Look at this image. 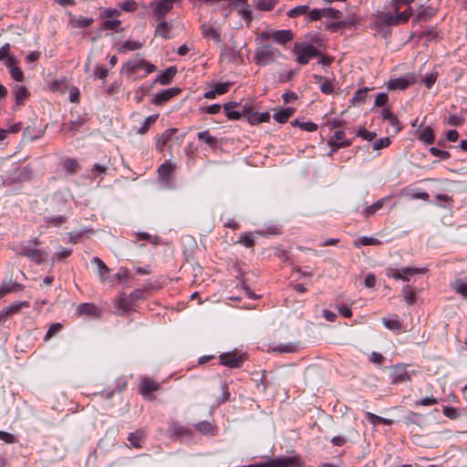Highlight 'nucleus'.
Listing matches in <instances>:
<instances>
[{
    "instance_id": "25",
    "label": "nucleus",
    "mask_w": 467,
    "mask_h": 467,
    "mask_svg": "<svg viewBox=\"0 0 467 467\" xmlns=\"http://www.w3.org/2000/svg\"><path fill=\"white\" fill-rule=\"evenodd\" d=\"M77 312L79 315H86L88 317H98L99 311V308L94 304L82 303L78 306Z\"/></svg>"
},
{
    "instance_id": "44",
    "label": "nucleus",
    "mask_w": 467,
    "mask_h": 467,
    "mask_svg": "<svg viewBox=\"0 0 467 467\" xmlns=\"http://www.w3.org/2000/svg\"><path fill=\"white\" fill-rule=\"evenodd\" d=\"M44 134V130H37L36 131L35 129L31 128V127H27L24 130V138L26 140H35L40 137H42Z\"/></svg>"
},
{
    "instance_id": "59",
    "label": "nucleus",
    "mask_w": 467,
    "mask_h": 467,
    "mask_svg": "<svg viewBox=\"0 0 467 467\" xmlns=\"http://www.w3.org/2000/svg\"><path fill=\"white\" fill-rule=\"evenodd\" d=\"M430 152L433 155V156H436V157H439L440 159L441 160H447L450 158V153L446 150H439L435 147H431L430 149Z\"/></svg>"
},
{
    "instance_id": "28",
    "label": "nucleus",
    "mask_w": 467,
    "mask_h": 467,
    "mask_svg": "<svg viewBox=\"0 0 467 467\" xmlns=\"http://www.w3.org/2000/svg\"><path fill=\"white\" fill-rule=\"evenodd\" d=\"M22 254L35 260L37 264L42 263L47 258V254L45 252L33 248L26 249Z\"/></svg>"
},
{
    "instance_id": "8",
    "label": "nucleus",
    "mask_w": 467,
    "mask_h": 467,
    "mask_svg": "<svg viewBox=\"0 0 467 467\" xmlns=\"http://www.w3.org/2000/svg\"><path fill=\"white\" fill-rule=\"evenodd\" d=\"M201 32L207 40H213L217 44L222 41V29L220 26L204 23L201 26Z\"/></svg>"
},
{
    "instance_id": "38",
    "label": "nucleus",
    "mask_w": 467,
    "mask_h": 467,
    "mask_svg": "<svg viewBox=\"0 0 467 467\" xmlns=\"http://www.w3.org/2000/svg\"><path fill=\"white\" fill-rule=\"evenodd\" d=\"M453 290L462 297H467V283L462 279L455 280L451 285Z\"/></svg>"
},
{
    "instance_id": "20",
    "label": "nucleus",
    "mask_w": 467,
    "mask_h": 467,
    "mask_svg": "<svg viewBox=\"0 0 467 467\" xmlns=\"http://www.w3.org/2000/svg\"><path fill=\"white\" fill-rule=\"evenodd\" d=\"M91 263L97 266L98 274L99 275V279L102 283L106 282L109 275V268L105 265V263L99 257H93Z\"/></svg>"
},
{
    "instance_id": "62",
    "label": "nucleus",
    "mask_w": 467,
    "mask_h": 467,
    "mask_svg": "<svg viewBox=\"0 0 467 467\" xmlns=\"http://www.w3.org/2000/svg\"><path fill=\"white\" fill-rule=\"evenodd\" d=\"M299 128L303 130L313 132L317 130V125L311 121L302 122L299 124Z\"/></svg>"
},
{
    "instance_id": "52",
    "label": "nucleus",
    "mask_w": 467,
    "mask_h": 467,
    "mask_svg": "<svg viewBox=\"0 0 467 467\" xmlns=\"http://www.w3.org/2000/svg\"><path fill=\"white\" fill-rule=\"evenodd\" d=\"M275 5V0H258L257 7L263 11H270Z\"/></svg>"
},
{
    "instance_id": "27",
    "label": "nucleus",
    "mask_w": 467,
    "mask_h": 467,
    "mask_svg": "<svg viewBox=\"0 0 467 467\" xmlns=\"http://www.w3.org/2000/svg\"><path fill=\"white\" fill-rule=\"evenodd\" d=\"M295 113L294 108H283L277 109L273 118L279 123H285L289 118Z\"/></svg>"
},
{
    "instance_id": "55",
    "label": "nucleus",
    "mask_w": 467,
    "mask_h": 467,
    "mask_svg": "<svg viewBox=\"0 0 467 467\" xmlns=\"http://www.w3.org/2000/svg\"><path fill=\"white\" fill-rule=\"evenodd\" d=\"M72 253V250L69 248L61 247L53 256L52 260H62L68 257Z\"/></svg>"
},
{
    "instance_id": "47",
    "label": "nucleus",
    "mask_w": 467,
    "mask_h": 467,
    "mask_svg": "<svg viewBox=\"0 0 467 467\" xmlns=\"http://www.w3.org/2000/svg\"><path fill=\"white\" fill-rule=\"evenodd\" d=\"M308 13V6L307 5H297L292 9H290L288 12H287V16L289 17H297L299 16H302V15H306Z\"/></svg>"
},
{
    "instance_id": "42",
    "label": "nucleus",
    "mask_w": 467,
    "mask_h": 467,
    "mask_svg": "<svg viewBox=\"0 0 467 467\" xmlns=\"http://www.w3.org/2000/svg\"><path fill=\"white\" fill-rule=\"evenodd\" d=\"M436 12L437 10L433 7H421V9L418 12L417 20H427L432 17Z\"/></svg>"
},
{
    "instance_id": "12",
    "label": "nucleus",
    "mask_w": 467,
    "mask_h": 467,
    "mask_svg": "<svg viewBox=\"0 0 467 467\" xmlns=\"http://www.w3.org/2000/svg\"><path fill=\"white\" fill-rule=\"evenodd\" d=\"M381 116L384 120L389 122V132L397 134L401 130V124L397 116L394 115L389 109H383Z\"/></svg>"
},
{
    "instance_id": "46",
    "label": "nucleus",
    "mask_w": 467,
    "mask_h": 467,
    "mask_svg": "<svg viewBox=\"0 0 467 467\" xmlns=\"http://www.w3.org/2000/svg\"><path fill=\"white\" fill-rule=\"evenodd\" d=\"M328 145L331 147V150L329 152V156H332L337 150L340 148L348 147L351 145V140H344L341 142L335 141L334 140H328Z\"/></svg>"
},
{
    "instance_id": "32",
    "label": "nucleus",
    "mask_w": 467,
    "mask_h": 467,
    "mask_svg": "<svg viewBox=\"0 0 467 467\" xmlns=\"http://www.w3.org/2000/svg\"><path fill=\"white\" fill-rule=\"evenodd\" d=\"M382 323L388 329L392 330V331L399 332L402 327L401 322L400 321V319L397 316H395L391 318L383 317Z\"/></svg>"
},
{
    "instance_id": "31",
    "label": "nucleus",
    "mask_w": 467,
    "mask_h": 467,
    "mask_svg": "<svg viewBox=\"0 0 467 467\" xmlns=\"http://www.w3.org/2000/svg\"><path fill=\"white\" fill-rule=\"evenodd\" d=\"M237 105L238 104L234 102H228L223 105L225 115L229 119L236 120L241 119L242 112L233 109V108L236 107Z\"/></svg>"
},
{
    "instance_id": "2",
    "label": "nucleus",
    "mask_w": 467,
    "mask_h": 467,
    "mask_svg": "<svg viewBox=\"0 0 467 467\" xmlns=\"http://www.w3.org/2000/svg\"><path fill=\"white\" fill-rule=\"evenodd\" d=\"M282 57L278 48L266 44L256 47L254 52V63L261 67L268 66Z\"/></svg>"
},
{
    "instance_id": "7",
    "label": "nucleus",
    "mask_w": 467,
    "mask_h": 467,
    "mask_svg": "<svg viewBox=\"0 0 467 467\" xmlns=\"http://www.w3.org/2000/svg\"><path fill=\"white\" fill-rule=\"evenodd\" d=\"M124 68L130 73H136L140 69H144L146 75L156 70V67L153 64H150L142 58H134L129 60L125 64Z\"/></svg>"
},
{
    "instance_id": "24",
    "label": "nucleus",
    "mask_w": 467,
    "mask_h": 467,
    "mask_svg": "<svg viewBox=\"0 0 467 467\" xmlns=\"http://www.w3.org/2000/svg\"><path fill=\"white\" fill-rule=\"evenodd\" d=\"M128 441L133 448L140 449L145 441V433L138 430L129 435Z\"/></svg>"
},
{
    "instance_id": "39",
    "label": "nucleus",
    "mask_w": 467,
    "mask_h": 467,
    "mask_svg": "<svg viewBox=\"0 0 467 467\" xmlns=\"http://www.w3.org/2000/svg\"><path fill=\"white\" fill-rule=\"evenodd\" d=\"M368 91V88L358 89L355 92L354 97L352 99L353 103L355 105H362V104H364L366 99H367Z\"/></svg>"
},
{
    "instance_id": "1",
    "label": "nucleus",
    "mask_w": 467,
    "mask_h": 467,
    "mask_svg": "<svg viewBox=\"0 0 467 467\" xmlns=\"http://www.w3.org/2000/svg\"><path fill=\"white\" fill-rule=\"evenodd\" d=\"M400 8H397V11L393 9V1L389 6H384L381 11H378L375 23L379 26H393L400 24H404L409 21L412 15V8L407 7L404 11H400Z\"/></svg>"
},
{
    "instance_id": "13",
    "label": "nucleus",
    "mask_w": 467,
    "mask_h": 467,
    "mask_svg": "<svg viewBox=\"0 0 467 467\" xmlns=\"http://www.w3.org/2000/svg\"><path fill=\"white\" fill-rule=\"evenodd\" d=\"M161 388L160 384L149 378H143L140 380V394L144 396L145 398H149L150 400H152V397L150 396V393L152 391L159 390Z\"/></svg>"
},
{
    "instance_id": "14",
    "label": "nucleus",
    "mask_w": 467,
    "mask_h": 467,
    "mask_svg": "<svg viewBox=\"0 0 467 467\" xmlns=\"http://www.w3.org/2000/svg\"><path fill=\"white\" fill-rule=\"evenodd\" d=\"M132 301L125 293L119 294L118 299L116 300V315L122 316L128 311H130L132 307Z\"/></svg>"
},
{
    "instance_id": "10",
    "label": "nucleus",
    "mask_w": 467,
    "mask_h": 467,
    "mask_svg": "<svg viewBox=\"0 0 467 467\" xmlns=\"http://www.w3.org/2000/svg\"><path fill=\"white\" fill-rule=\"evenodd\" d=\"M181 91L182 89L179 88H170L154 95L151 101L155 105H162L165 102L171 99L172 98L178 96L181 93Z\"/></svg>"
},
{
    "instance_id": "11",
    "label": "nucleus",
    "mask_w": 467,
    "mask_h": 467,
    "mask_svg": "<svg viewBox=\"0 0 467 467\" xmlns=\"http://www.w3.org/2000/svg\"><path fill=\"white\" fill-rule=\"evenodd\" d=\"M416 78L413 74H409L402 78H397L389 80L388 88L389 89H405L409 86L416 83Z\"/></svg>"
},
{
    "instance_id": "21",
    "label": "nucleus",
    "mask_w": 467,
    "mask_h": 467,
    "mask_svg": "<svg viewBox=\"0 0 467 467\" xmlns=\"http://www.w3.org/2000/svg\"><path fill=\"white\" fill-rule=\"evenodd\" d=\"M158 22V25L155 29V36H161L162 38H170V32L172 29V24L164 21V19L161 20H156Z\"/></svg>"
},
{
    "instance_id": "41",
    "label": "nucleus",
    "mask_w": 467,
    "mask_h": 467,
    "mask_svg": "<svg viewBox=\"0 0 467 467\" xmlns=\"http://www.w3.org/2000/svg\"><path fill=\"white\" fill-rule=\"evenodd\" d=\"M322 17L329 18V19H339L342 16V13L335 8L327 7L321 8Z\"/></svg>"
},
{
    "instance_id": "36",
    "label": "nucleus",
    "mask_w": 467,
    "mask_h": 467,
    "mask_svg": "<svg viewBox=\"0 0 467 467\" xmlns=\"http://www.w3.org/2000/svg\"><path fill=\"white\" fill-rule=\"evenodd\" d=\"M93 18L78 16L70 20V24L73 27L83 28L88 27L93 23Z\"/></svg>"
},
{
    "instance_id": "23",
    "label": "nucleus",
    "mask_w": 467,
    "mask_h": 467,
    "mask_svg": "<svg viewBox=\"0 0 467 467\" xmlns=\"http://www.w3.org/2000/svg\"><path fill=\"white\" fill-rule=\"evenodd\" d=\"M176 73H177L176 67H170L164 72L158 75L154 82L160 83L161 85H168L171 82V80L175 77Z\"/></svg>"
},
{
    "instance_id": "6",
    "label": "nucleus",
    "mask_w": 467,
    "mask_h": 467,
    "mask_svg": "<svg viewBox=\"0 0 467 467\" xmlns=\"http://www.w3.org/2000/svg\"><path fill=\"white\" fill-rule=\"evenodd\" d=\"M176 0H156L151 3L155 20L164 19L165 16L172 9Z\"/></svg>"
},
{
    "instance_id": "35",
    "label": "nucleus",
    "mask_w": 467,
    "mask_h": 467,
    "mask_svg": "<svg viewBox=\"0 0 467 467\" xmlns=\"http://www.w3.org/2000/svg\"><path fill=\"white\" fill-rule=\"evenodd\" d=\"M143 47V43L136 40H127L124 42L121 47L119 48V52H127L132 50H138Z\"/></svg>"
},
{
    "instance_id": "33",
    "label": "nucleus",
    "mask_w": 467,
    "mask_h": 467,
    "mask_svg": "<svg viewBox=\"0 0 467 467\" xmlns=\"http://www.w3.org/2000/svg\"><path fill=\"white\" fill-rule=\"evenodd\" d=\"M419 140L426 144H432L435 140V135L431 127H425L420 133Z\"/></svg>"
},
{
    "instance_id": "9",
    "label": "nucleus",
    "mask_w": 467,
    "mask_h": 467,
    "mask_svg": "<svg viewBox=\"0 0 467 467\" xmlns=\"http://www.w3.org/2000/svg\"><path fill=\"white\" fill-rule=\"evenodd\" d=\"M391 383L398 384L410 380V376L403 365H395L391 368L389 374Z\"/></svg>"
},
{
    "instance_id": "30",
    "label": "nucleus",
    "mask_w": 467,
    "mask_h": 467,
    "mask_svg": "<svg viewBox=\"0 0 467 467\" xmlns=\"http://www.w3.org/2000/svg\"><path fill=\"white\" fill-rule=\"evenodd\" d=\"M314 78L318 83H320V90L323 93L330 95L334 92V86L327 78L318 75L314 76Z\"/></svg>"
},
{
    "instance_id": "18",
    "label": "nucleus",
    "mask_w": 467,
    "mask_h": 467,
    "mask_svg": "<svg viewBox=\"0 0 467 467\" xmlns=\"http://www.w3.org/2000/svg\"><path fill=\"white\" fill-rule=\"evenodd\" d=\"M236 47H237L236 46H233V47L224 46L221 51V57H223V59H227L228 61H232V62L240 61L241 56H240L239 51L236 50Z\"/></svg>"
},
{
    "instance_id": "43",
    "label": "nucleus",
    "mask_w": 467,
    "mask_h": 467,
    "mask_svg": "<svg viewBox=\"0 0 467 467\" xmlns=\"http://www.w3.org/2000/svg\"><path fill=\"white\" fill-rule=\"evenodd\" d=\"M196 430L202 434H213L214 427L209 421H202L195 425Z\"/></svg>"
},
{
    "instance_id": "63",
    "label": "nucleus",
    "mask_w": 467,
    "mask_h": 467,
    "mask_svg": "<svg viewBox=\"0 0 467 467\" xmlns=\"http://www.w3.org/2000/svg\"><path fill=\"white\" fill-rule=\"evenodd\" d=\"M389 100V96L386 93H379L377 95L375 99V106L381 107L387 104Z\"/></svg>"
},
{
    "instance_id": "60",
    "label": "nucleus",
    "mask_w": 467,
    "mask_h": 467,
    "mask_svg": "<svg viewBox=\"0 0 467 467\" xmlns=\"http://www.w3.org/2000/svg\"><path fill=\"white\" fill-rule=\"evenodd\" d=\"M9 72H10L11 77L16 81L22 82L24 80V73L22 72V70L18 67L11 68L9 70Z\"/></svg>"
},
{
    "instance_id": "61",
    "label": "nucleus",
    "mask_w": 467,
    "mask_h": 467,
    "mask_svg": "<svg viewBox=\"0 0 467 467\" xmlns=\"http://www.w3.org/2000/svg\"><path fill=\"white\" fill-rule=\"evenodd\" d=\"M94 76L97 78L105 79L108 76V69L98 65L94 70Z\"/></svg>"
},
{
    "instance_id": "15",
    "label": "nucleus",
    "mask_w": 467,
    "mask_h": 467,
    "mask_svg": "<svg viewBox=\"0 0 467 467\" xmlns=\"http://www.w3.org/2000/svg\"><path fill=\"white\" fill-rule=\"evenodd\" d=\"M293 33L289 29L272 31V39L279 45H285L293 39Z\"/></svg>"
},
{
    "instance_id": "29",
    "label": "nucleus",
    "mask_w": 467,
    "mask_h": 467,
    "mask_svg": "<svg viewBox=\"0 0 467 467\" xmlns=\"http://www.w3.org/2000/svg\"><path fill=\"white\" fill-rule=\"evenodd\" d=\"M21 289L22 285L16 282H3L0 285V298L4 297L11 292Z\"/></svg>"
},
{
    "instance_id": "50",
    "label": "nucleus",
    "mask_w": 467,
    "mask_h": 467,
    "mask_svg": "<svg viewBox=\"0 0 467 467\" xmlns=\"http://www.w3.org/2000/svg\"><path fill=\"white\" fill-rule=\"evenodd\" d=\"M198 139L203 140L206 144L210 146H214L216 144L215 138L213 137L208 130L199 132Z\"/></svg>"
},
{
    "instance_id": "64",
    "label": "nucleus",
    "mask_w": 467,
    "mask_h": 467,
    "mask_svg": "<svg viewBox=\"0 0 467 467\" xmlns=\"http://www.w3.org/2000/svg\"><path fill=\"white\" fill-rule=\"evenodd\" d=\"M0 440L5 441V443H14L16 442V438L12 433L0 431Z\"/></svg>"
},
{
    "instance_id": "22",
    "label": "nucleus",
    "mask_w": 467,
    "mask_h": 467,
    "mask_svg": "<svg viewBox=\"0 0 467 467\" xmlns=\"http://www.w3.org/2000/svg\"><path fill=\"white\" fill-rule=\"evenodd\" d=\"M178 131L177 129L172 128L166 130L158 139L156 141V149L159 151H163V148L168 143V141L171 140V137Z\"/></svg>"
},
{
    "instance_id": "48",
    "label": "nucleus",
    "mask_w": 467,
    "mask_h": 467,
    "mask_svg": "<svg viewBox=\"0 0 467 467\" xmlns=\"http://www.w3.org/2000/svg\"><path fill=\"white\" fill-rule=\"evenodd\" d=\"M402 296L408 304L411 305L414 303L415 292L411 286H410V285L404 286L402 289Z\"/></svg>"
},
{
    "instance_id": "58",
    "label": "nucleus",
    "mask_w": 467,
    "mask_h": 467,
    "mask_svg": "<svg viewBox=\"0 0 467 467\" xmlns=\"http://www.w3.org/2000/svg\"><path fill=\"white\" fill-rule=\"evenodd\" d=\"M389 144H390V140H389V138H388V137H386V138H381V139L378 140L373 144V150H381V149L387 148Z\"/></svg>"
},
{
    "instance_id": "53",
    "label": "nucleus",
    "mask_w": 467,
    "mask_h": 467,
    "mask_svg": "<svg viewBox=\"0 0 467 467\" xmlns=\"http://www.w3.org/2000/svg\"><path fill=\"white\" fill-rule=\"evenodd\" d=\"M232 86L231 82L217 83L213 88L216 95H223L230 89Z\"/></svg>"
},
{
    "instance_id": "54",
    "label": "nucleus",
    "mask_w": 467,
    "mask_h": 467,
    "mask_svg": "<svg viewBox=\"0 0 467 467\" xmlns=\"http://www.w3.org/2000/svg\"><path fill=\"white\" fill-rule=\"evenodd\" d=\"M64 168L68 174L75 173L78 168V163L72 159H68L64 162Z\"/></svg>"
},
{
    "instance_id": "37",
    "label": "nucleus",
    "mask_w": 467,
    "mask_h": 467,
    "mask_svg": "<svg viewBox=\"0 0 467 467\" xmlns=\"http://www.w3.org/2000/svg\"><path fill=\"white\" fill-rule=\"evenodd\" d=\"M119 26H120V20H118V19H112V20L107 19V20H105L102 23L100 28L102 30H113L115 32H120V31H122V29Z\"/></svg>"
},
{
    "instance_id": "19",
    "label": "nucleus",
    "mask_w": 467,
    "mask_h": 467,
    "mask_svg": "<svg viewBox=\"0 0 467 467\" xmlns=\"http://www.w3.org/2000/svg\"><path fill=\"white\" fill-rule=\"evenodd\" d=\"M13 94L16 99V106H21L28 99L30 93L24 86L16 85L13 88Z\"/></svg>"
},
{
    "instance_id": "45",
    "label": "nucleus",
    "mask_w": 467,
    "mask_h": 467,
    "mask_svg": "<svg viewBox=\"0 0 467 467\" xmlns=\"http://www.w3.org/2000/svg\"><path fill=\"white\" fill-rule=\"evenodd\" d=\"M158 117L159 115L155 114L146 118V119L143 122V125L138 130L137 133L141 135L145 134L149 130L150 126L158 119Z\"/></svg>"
},
{
    "instance_id": "4",
    "label": "nucleus",
    "mask_w": 467,
    "mask_h": 467,
    "mask_svg": "<svg viewBox=\"0 0 467 467\" xmlns=\"http://www.w3.org/2000/svg\"><path fill=\"white\" fill-rule=\"evenodd\" d=\"M303 462L300 457L296 455L293 457H278L270 459L265 462H260V466L257 467H301Z\"/></svg>"
},
{
    "instance_id": "26",
    "label": "nucleus",
    "mask_w": 467,
    "mask_h": 467,
    "mask_svg": "<svg viewBox=\"0 0 467 467\" xmlns=\"http://www.w3.org/2000/svg\"><path fill=\"white\" fill-rule=\"evenodd\" d=\"M174 168H175L174 164H172L170 161H166L158 169L159 177L161 180L168 182L171 178V175Z\"/></svg>"
},
{
    "instance_id": "51",
    "label": "nucleus",
    "mask_w": 467,
    "mask_h": 467,
    "mask_svg": "<svg viewBox=\"0 0 467 467\" xmlns=\"http://www.w3.org/2000/svg\"><path fill=\"white\" fill-rule=\"evenodd\" d=\"M61 329H62V325L60 323L52 324L50 326V327L48 328L44 339L46 341L49 340L51 337H53L57 333H59L61 331Z\"/></svg>"
},
{
    "instance_id": "34",
    "label": "nucleus",
    "mask_w": 467,
    "mask_h": 467,
    "mask_svg": "<svg viewBox=\"0 0 467 467\" xmlns=\"http://www.w3.org/2000/svg\"><path fill=\"white\" fill-rule=\"evenodd\" d=\"M400 280L402 281H409V275H417V274H423L425 273V268H417V267H405L400 269Z\"/></svg>"
},
{
    "instance_id": "5",
    "label": "nucleus",
    "mask_w": 467,
    "mask_h": 467,
    "mask_svg": "<svg viewBox=\"0 0 467 467\" xmlns=\"http://www.w3.org/2000/svg\"><path fill=\"white\" fill-rule=\"evenodd\" d=\"M220 363L229 368H240L246 359L245 354L237 351L223 353L219 356Z\"/></svg>"
},
{
    "instance_id": "40",
    "label": "nucleus",
    "mask_w": 467,
    "mask_h": 467,
    "mask_svg": "<svg viewBox=\"0 0 467 467\" xmlns=\"http://www.w3.org/2000/svg\"><path fill=\"white\" fill-rule=\"evenodd\" d=\"M381 242L374 237L361 236L355 243V246L359 247L363 245H379Z\"/></svg>"
},
{
    "instance_id": "16",
    "label": "nucleus",
    "mask_w": 467,
    "mask_h": 467,
    "mask_svg": "<svg viewBox=\"0 0 467 467\" xmlns=\"http://www.w3.org/2000/svg\"><path fill=\"white\" fill-rule=\"evenodd\" d=\"M29 306V302L27 301L14 303L2 310L0 313V317L14 316L17 314L23 307H28Z\"/></svg>"
},
{
    "instance_id": "3",
    "label": "nucleus",
    "mask_w": 467,
    "mask_h": 467,
    "mask_svg": "<svg viewBox=\"0 0 467 467\" xmlns=\"http://www.w3.org/2000/svg\"><path fill=\"white\" fill-rule=\"evenodd\" d=\"M294 53L296 55V61L300 65H306L311 58L320 56L319 50L310 44H296Z\"/></svg>"
},
{
    "instance_id": "17",
    "label": "nucleus",
    "mask_w": 467,
    "mask_h": 467,
    "mask_svg": "<svg viewBox=\"0 0 467 467\" xmlns=\"http://www.w3.org/2000/svg\"><path fill=\"white\" fill-rule=\"evenodd\" d=\"M391 197H392L391 195L386 196L384 198L379 199V201L372 203L371 205L368 206L363 211L364 216L369 217V216L375 214L379 210H380L386 203H388L390 201Z\"/></svg>"
},
{
    "instance_id": "49",
    "label": "nucleus",
    "mask_w": 467,
    "mask_h": 467,
    "mask_svg": "<svg viewBox=\"0 0 467 467\" xmlns=\"http://www.w3.org/2000/svg\"><path fill=\"white\" fill-rule=\"evenodd\" d=\"M237 243L244 244L246 247H253L254 245L253 234L248 232V233L242 234L239 237V240Z\"/></svg>"
},
{
    "instance_id": "57",
    "label": "nucleus",
    "mask_w": 467,
    "mask_h": 467,
    "mask_svg": "<svg viewBox=\"0 0 467 467\" xmlns=\"http://www.w3.org/2000/svg\"><path fill=\"white\" fill-rule=\"evenodd\" d=\"M357 135L365 140L371 141L375 139L376 133L367 130L366 129H360Z\"/></svg>"
},
{
    "instance_id": "56",
    "label": "nucleus",
    "mask_w": 467,
    "mask_h": 467,
    "mask_svg": "<svg viewBox=\"0 0 467 467\" xmlns=\"http://www.w3.org/2000/svg\"><path fill=\"white\" fill-rule=\"evenodd\" d=\"M270 119V114L268 112H264L259 115L252 116L250 118V122L252 124L254 123H261V122H267Z\"/></svg>"
}]
</instances>
